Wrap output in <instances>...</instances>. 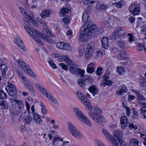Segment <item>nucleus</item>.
I'll list each match as a JSON object with an SVG mask.
<instances>
[{"label":"nucleus","mask_w":146,"mask_h":146,"mask_svg":"<svg viewBox=\"0 0 146 146\" xmlns=\"http://www.w3.org/2000/svg\"><path fill=\"white\" fill-rule=\"evenodd\" d=\"M101 41L103 47L105 48H107L106 47L108 45V38L107 37H103Z\"/></svg>","instance_id":"30"},{"label":"nucleus","mask_w":146,"mask_h":146,"mask_svg":"<svg viewBox=\"0 0 146 146\" xmlns=\"http://www.w3.org/2000/svg\"><path fill=\"white\" fill-rule=\"evenodd\" d=\"M23 115L24 119L26 123L28 124L29 123L33 120V118L31 116L29 117L28 116H27L28 115V113H24Z\"/></svg>","instance_id":"29"},{"label":"nucleus","mask_w":146,"mask_h":146,"mask_svg":"<svg viewBox=\"0 0 146 146\" xmlns=\"http://www.w3.org/2000/svg\"><path fill=\"white\" fill-rule=\"evenodd\" d=\"M105 80H104L103 85L104 86V87L107 85H108L109 86H111V81L109 80V78L106 77H104Z\"/></svg>","instance_id":"34"},{"label":"nucleus","mask_w":146,"mask_h":146,"mask_svg":"<svg viewBox=\"0 0 146 146\" xmlns=\"http://www.w3.org/2000/svg\"><path fill=\"white\" fill-rule=\"evenodd\" d=\"M92 81V78L89 76H86L84 79L79 80L78 83L81 87H83L86 84V82L90 83Z\"/></svg>","instance_id":"11"},{"label":"nucleus","mask_w":146,"mask_h":146,"mask_svg":"<svg viewBox=\"0 0 146 146\" xmlns=\"http://www.w3.org/2000/svg\"><path fill=\"white\" fill-rule=\"evenodd\" d=\"M119 55V58L120 59V60H121L126 59V55L124 52H121Z\"/></svg>","instance_id":"56"},{"label":"nucleus","mask_w":146,"mask_h":146,"mask_svg":"<svg viewBox=\"0 0 146 146\" xmlns=\"http://www.w3.org/2000/svg\"><path fill=\"white\" fill-rule=\"evenodd\" d=\"M74 111L76 114V117L80 120H81L85 116L81 111L77 108H74Z\"/></svg>","instance_id":"15"},{"label":"nucleus","mask_w":146,"mask_h":146,"mask_svg":"<svg viewBox=\"0 0 146 146\" xmlns=\"http://www.w3.org/2000/svg\"><path fill=\"white\" fill-rule=\"evenodd\" d=\"M141 32L142 34L144 35L145 37V39H146V25L144 26L141 27Z\"/></svg>","instance_id":"48"},{"label":"nucleus","mask_w":146,"mask_h":146,"mask_svg":"<svg viewBox=\"0 0 146 146\" xmlns=\"http://www.w3.org/2000/svg\"><path fill=\"white\" fill-rule=\"evenodd\" d=\"M67 125L68 130L72 135L77 130L73 124L70 122L67 123Z\"/></svg>","instance_id":"19"},{"label":"nucleus","mask_w":146,"mask_h":146,"mask_svg":"<svg viewBox=\"0 0 146 146\" xmlns=\"http://www.w3.org/2000/svg\"><path fill=\"white\" fill-rule=\"evenodd\" d=\"M129 10L131 13L135 15H139L140 13L139 6H137L135 3H132L129 8Z\"/></svg>","instance_id":"10"},{"label":"nucleus","mask_w":146,"mask_h":146,"mask_svg":"<svg viewBox=\"0 0 146 146\" xmlns=\"http://www.w3.org/2000/svg\"><path fill=\"white\" fill-rule=\"evenodd\" d=\"M144 44H139L137 46V50L138 51L143 50L144 48Z\"/></svg>","instance_id":"62"},{"label":"nucleus","mask_w":146,"mask_h":146,"mask_svg":"<svg viewBox=\"0 0 146 146\" xmlns=\"http://www.w3.org/2000/svg\"><path fill=\"white\" fill-rule=\"evenodd\" d=\"M62 60L64 61H65L67 62V64L68 65V64H70L71 63L72 61L69 58L67 55L64 56H62Z\"/></svg>","instance_id":"39"},{"label":"nucleus","mask_w":146,"mask_h":146,"mask_svg":"<svg viewBox=\"0 0 146 146\" xmlns=\"http://www.w3.org/2000/svg\"><path fill=\"white\" fill-rule=\"evenodd\" d=\"M35 86L42 93L44 96L46 95V93L44 91V88L43 87L40 85L38 84H36Z\"/></svg>","instance_id":"35"},{"label":"nucleus","mask_w":146,"mask_h":146,"mask_svg":"<svg viewBox=\"0 0 146 146\" xmlns=\"http://www.w3.org/2000/svg\"><path fill=\"white\" fill-rule=\"evenodd\" d=\"M120 123L121 128L123 129H125L128 124V121L127 117L125 116L121 117Z\"/></svg>","instance_id":"12"},{"label":"nucleus","mask_w":146,"mask_h":146,"mask_svg":"<svg viewBox=\"0 0 146 146\" xmlns=\"http://www.w3.org/2000/svg\"><path fill=\"white\" fill-rule=\"evenodd\" d=\"M47 60L49 64L52 68L55 69L56 68V64L51 58H48Z\"/></svg>","instance_id":"38"},{"label":"nucleus","mask_w":146,"mask_h":146,"mask_svg":"<svg viewBox=\"0 0 146 146\" xmlns=\"http://www.w3.org/2000/svg\"><path fill=\"white\" fill-rule=\"evenodd\" d=\"M7 95L3 90H0V99H4L6 98Z\"/></svg>","instance_id":"45"},{"label":"nucleus","mask_w":146,"mask_h":146,"mask_svg":"<svg viewBox=\"0 0 146 146\" xmlns=\"http://www.w3.org/2000/svg\"><path fill=\"white\" fill-rule=\"evenodd\" d=\"M96 146H105L101 141L97 140L96 141Z\"/></svg>","instance_id":"64"},{"label":"nucleus","mask_w":146,"mask_h":146,"mask_svg":"<svg viewBox=\"0 0 146 146\" xmlns=\"http://www.w3.org/2000/svg\"><path fill=\"white\" fill-rule=\"evenodd\" d=\"M127 91L125 86H124L120 89L119 90L116 92V94L118 95L122 94L123 93H125Z\"/></svg>","instance_id":"33"},{"label":"nucleus","mask_w":146,"mask_h":146,"mask_svg":"<svg viewBox=\"0 0 146 146\" xmlns=\"http://www.w3.org/2000/svg\"><path fill=\"white\" fill-rule=\"evenodd\" d=\"M95 66V63H91L89 64L87 67V71L88 73H92L95 70L94 67Z\"/></svg>","instance_id":"20"},{"label":"nucleus","mask_w":146,"mask_h":146,"mask_svg":"<svg viewBox=\"0 0 146 146\" xmlns=\"http://www.w3.org/2000/svg\"><path fill=\"white\" fill-rule=\"evenodd\" d=\"M68 65L69 66L70 71L71 72L75 75L79 74L81 75L82 77L84 76V70H82L78 68L76 64L72 62L70 64H68Z\"/></svg>","instance_id":"4"},{"label":"nucleus","mask_w":146,"mask_h":146,"mask_svg":"<svg viewBox=\"0 0 146 146\" xmlns=\"http://www.w3.org/2000/svg\"><path fill=\"white\" fill-rule=\"evenodd\" d=\"M62 139L60 137H55L53 140L52 142V146H61L62 143Z\"/></svg>","instance_id":"18"},{"label":"nucleus","mask_w":146,"mask_h":146,"mask_svg":"<svg viewBox=\"0 0 146 146\" xmlns=\"http://www.w3.org/2000/svg\"><path fill=\"white\" fill-rule=\"evenodd\" d=\"M30 101L27 100L25 102V104H26V106L27 108V109L28 112V113H29V110H30V105L29 104H30Z\"/></svg>","instance_id":"50"},{"label":"nucleus","mask_w":146,"mask_h":146,"mask_svg":"<svg viewBox=\"0 0 146 146\" xmlns=\"http://www.w3.org/2000/svg\"><path fill=\"white\" fill-rule=\"evenodd\" d=\"M34 32L36 33L38 35L39 37L43 39L44 40H46V35L44 34L41 33L38 30H35Z\"/></svg>","instance_id":"43"},{"label":"nucleus","mask_w":146,"mask_h":146,"mask_svg":"<svg viewBox=\"0 0 146 146\" xmlns=\"http://www.w3.org/2000/svg\"><path fill=\"white\" fill-rule=\"evenodd\" d=\"M62 21L66 26L68 27V26L69 23V20L68 18H63L62 19Z\"/></svg>","instance_id":"59"},{"label":"nucleus","mask_w":146,"mask_h":146,"mask_svg":"<svg viewBox=\"0 0 146 146\" xmlns=\"http://www.w3.org/2000/svg\"><path fill=\"white\" fill-rule=\"evenodd\" d=\"M17 62L20 66L24 71L30 76L34 78L36 77V75L32 71L30 67L21 58L17 60Z\"/></svg>","instance_id":"3"},{"label":"nucleus","mask_w":146,"mask_h":146,"mask_svg":"<svg viewBox=\"0 0 146 146\" xmlns=\"http://www.w3.org/2000/svg\"><path fill=\"white\" fill-rule=\"evenodd\" d=\"M113 5L118 8H121L125 4L124 2L122 0L118 2L113 3Z\"/></svg>","instance_id":"37"},{"label":"nucleus","mask_w":146,"mask_h":146,"mask_svg":"<svg viewBox=\"0 0 146 146\" xmlns=\"http://www.w3.org/2000/svg\"><path fill=\"white\" fill-rule=\"evenodd\" d=\"M131 117L132 119L133 120L137 119L139 118L138 113L134 111L133 113H132Z\"/></svg>","instance_id":"46"},{"label":"nucleus","mask_w":146,"mask_h":146,"mask_svg":"<svg viewBox=\"0 0 146 146\" xmlns=\"http://www.w3.org/2000/svg\"><path fill=\"white\" fill-rule=\"evenodd\" d=\"M145 99L139 100L137 101L138 103L142 107L140 109V114L142 117L146 119V102Z\"/></svg>","instance_id":"8"},{"label":"nucleus","mask_w":146,"mask_h":146,"mask_svg":"<svg viewBox=\"0 0 146 146\" xmlns=\"http://www.w3.org/2000/svg\"><path fill=\"white\" fill-rule=\"evenodd\" d=\"M12 100L14 101L17 104L18 108L20 110H21L24 107V106L22 101L15 99H12L11 100V102L12 103H13V101Z\"/></svg>","instance_id":"22"},{"label":"nucleus","mask_w":146,"mask_h":146,"mask_svg":"<svg viewBox=\"0 0 146 146\" xmlns=\"http://www.w3.org/2000/svg\"><path fill=\"white\" fill-rule=\"evenodd\" d=\"M72 135L75 138L78 139H82L84 137L83 135L77 129Z\"/></svg>","instance_id":"25"},{"label":"nucleus","mask_w":146,"mask_h":146,"mask_svg":"<svg viewBox=\"0 0 146 146\" xmlns=\"http://www.w3.org/2000/svg\"><path fill=\"white\" fill-rule=\"evenodd\" d=\"M62 145L61 146H71L72 143L71 142L68 141H65L63 142H62Z\"/></svg>","instance_id":"51"},{"label":"nucleus","mask_w":146,"mask_h":146,"mask_svg":"<svg viewBox=\"0 0 146 146\" xmlns=\"http://www.w3.org/2000/svg\"><path fill=\"white\" fill-rule=\"evenodd\" d=\"M125 71V68L123 66H117L116 68V72L120 75L124 74Z\"/></svg>","instance_id":"32"},{"label":"nucleus","mask_w":146,"mask_h":146,"mask_svg":"<svg viewBox=\"0 0 146 146\" xmlns=\"http://www.w3.org/2000/svg\"><path fill=\"white\" fill-rule=\"evenodd\" d=\"M25 86H28L30 85V82L27 79L26 77L24 75L20 78Z\"/></svg>","instance_id":"31"},{"label":"nucleus","mask_w":146,"mask_h":146,"mask_svg":"<svg viewBox=\"0 0 146 146\" xmlns=\"http://www.w3.org/2000/svg\"><path fill=\"white\" fill-rule=\"evenodd\" d=\"M8 94L13 98L16 97L17 90L15 86L10 82H8L7 85L5 88Z\"/></svg>","instance_id":"5"},{"label":"nucleus","mask_w":146,"mask_h":146,"mask_svg":"<svg viewBox=\"0 0 146 146\" xmlns=\"http://www.w3.org/2000/svg\"><path fill=\"white\" fill-rule=\"evenodd\" d=\"M15 44L19 47L20 48L24 51L25 50V47L20 37H19L17 35L15 36Z\"/></svg>","instance_id":"13"},{"label":"nucleus","mask_w":146,"mask_h":146,"mask_svg":"<svg viewBox=\"0 0 146 146\" xmlns=\"http://www.w3.org/2000/svg\"><path fill=\"white\" fill-rule=\"evenodd\" d=\"M46 36L49 37H54L55 36V35L53 34L48 29L46 28Z\"/></svg>","instance_id":"41"},{"label":"nucleus","mask_w":146,"mask_h":146,"mask_svg":"<svg viewBox=\"0 0 146 146\" xmlns=\"http://www.w3.org/2000/svg\"><path fill=\"white\" fill-rule=\"evenodd\" d=\"M80 120L82 121L88 126H91V123L90 122V121L88 118L86 117L85 115L83 117V118Z\"/></svg>","instance_id":"36"},{"label":"nucleus","mask_w":146,"mask_h":146,"mask_svg":"<svg viewBox=\"0 0 146 146\" xmlns=\"http://www.w3.org/2000/svg\"><path fill=\"white\" fill-rule=\"evenodd\" d=\"M104 52H102L100 50L97 51L95 53V54L98 57H102L104 54Z\"/></svg>","instance_id":"54"},{"label":"nucleus","mask_w":146,"mask_h":146,"mask_svg":"<svg viewBox=\"0 0 146 146\" xmlns=\"http://www.w3.org/2000/svg\"><path fill=\"white\" fill-rule=\"evenodd\" d=\"M24 14L23 13L24 16L27 19L29 18V19L31 20L33 19V17L28 14V13L26 12H24Z\"/></svg>","instance_id":"57"},{"label":"nucleus","mask_w":146,"mask_h":146,"mask_svg":"<svg viewBox=\"0 0 146 146\" xmlns=\"http://www.w3.org/2000/svg\"><path fill=\"white\" fill-rule=\"evenodd\" d=\"M129 127L130 129H134L135 130H136L137 129V126L133 123L130 124L129 125Z\"/></svg>","instance_id":"58"},{"label":"nucleus","mask_w":146,"mask_h":146,"mask_svg":"<svg viewBox=\"0 0 146 146\" xmlns=\"http://www.w3.org/2000/svg\"><path fill=\"white\" fill-rule=\"evenodd\" d=\"M127 36L128 37L129 42L131 43L134 40V38L133 35L131 33L127 34Z\"/></svg>","instance_id":"47"},{"label":"nucleus","mask_w":146,"mask_h":146,"mask_svg":"<svg viewBox=\"0 0 146 146\" xmlns=\"http://www.w3.org/2000/svg\"><path fill=\"white\" fill-rule=\"evenodd\" d=\"M69 11L67 8L65 7L61 10V12L63 14H66Z\"/></svg>","instance_id":"63"},{"label":"nucleus","mask_w":146,"mask_h":146,"mask_svg":"<svg viewBox=\"0 0 146 146\" xmlns=\"http://www.w3.org/2000/svg\"><path fill=\"white\" fill-rule=\"evenodd\" d=\"M108 140L111 142H112L113 145L114 146H119V144L117 143L116 140L114 139L112 137V139L111 140V139Z\"/></svg>","instance_id":"52"},{"label":"nucleus","mask_w":146,"mask_h":146,"mask_svg":"<svg viewBox=\"0 0 146 146\" xmlns=\"http://www.w3.org/2000/svg\"><path fill=\"white\" fill-rule=\"evenodd\" d=\"M0 68L1 70L2 76L4 78L7 79L8 78V77L6 75V73L7 70V68L5 63L3 64L0 65Z\"/></svg>","instance_id":"17"},{"label":"nucleus","mask_w":146,"mask_h":146,"mask_svg":"<svg viewBox=\"0 0 146 146\" xmlns=\"http://www.w3.org/2000/svg\"><path fill=\"white\" fill-rule=\"evenodd\" d=\"M129 143V146H139V142L137 139H131Z\"/></svg>","instance_id":"27"},{"label":"nucleus","mask_w":146,"mask_h":146,"mask_svg":"<svg viewBox=\"0 0 146 146\" xmlns=\"http://www.w3.org/2000/svg\"><path fill=\"white\" fill-rule=\"evenodd\" d=\"M94 42H92L87 46L85 53V56L87 60L90 59L94 52Z\"/></svg>","instance_id":"7"},{"label":"nucleus","mask_w":146,"mask_h":146,"mask_svg":"<svg viewBox=\"0 0 146 146\" xmlns=\"http://www.w3.org/2000/svg\"><path fill=\"white\" fill-rule=\"evenodd\" d=\"M63 49L67 50H70L71 49V47L68 43L65 42L64 47Z\"/></svg>","instance_id":"53"},{"label":"nucleus","mask_w":146,"mask_h":146,"mask_svg":"<svg viewBox=\"0 0 146 146\" xmlns=\"http://www.w3.org/2000/svg\"><path fill=\"white\" fill-rule=\"evenodd\" d=\"M46 97L48 100H50L54 103L56 104H58L57 100L54 98L52 94H50V93L48 91H46Z\"/></svg>","instance_id":"21"},{"label":"nucleus","mask_w":146,"mask_h":146,"mask_svg":"<svg viewBox=\"0 0 146 146\" xmlns=\"http://www.w3.org/2000/svg\"><path fill=\"white\" fill-rule=\"evenodd\" d=\"M88 89L94 96L95 94H98V92L96 86L94 85H92L90 86Z\"/></svg>","instance_id":"23"},{"label":"nucleus","mask_w":146,"mask_h":146,"mask_svg":"<svg viewBox=\"0 0 146 146\" xmlns=\"http://www.w3.org/2000/svg\"><path fill=\"white\" fill-rule=\"evenodd\" d=\"M40 105L41 106V113L42 114H45L46 113V108L44 104L41 102Z\"/></svg>","instance_id":"49"},{"label":"nucleus","mask_w":146,"mask_h":146,"mask_svg":"<svg viewBox=\"0 0 146 146\" xmlns=\"http://www.w3.org/2000/svg\"><path fill=\"white\" fill-rule=\"evenodd\" d=\"M21 111L20 110L17 108L15 104H12L10 110L11 113L14 115H17Z\"/></svg>","instance_id":"16"},{"label":"nucleus","mask_w":146,"mask_h":146,"mask_svg":"<svg viewBox=\"0 0 146 146\" xmlns=\"http://www.w3.org/2000/svg\"><path fill=\"white\" fill-rule=\"evenodd\" d=\"M117 45L121 48H123L125 44V41L122 39H120L117 41Z\"/></svg>","instance_id":"42"},{"label":"nucleus","mask_w":146,"mask_h":146,"mask_svg":"<svg viewBox=\"0 0 146 146\" xmlns=\"http://www.w3.org/2000/svg\"><path fill=\"white\" fill-rule=\"evenodd\" d=\"M65 42H58L56 44V46L59 49H63L64 47Z\"/></svg>","instance_id":"44"},{"label":"nucleus","mask_w":146,"mask_h":146,"mask_svg":"<svg viewBox=\"0 0 146 146\" xmlns=\"http://www.w3.org/2000/svg\"><path fill=\"white\" fill-rule=\"evenodd\" d=\"M0 106L2 109H6L8 107L7 103L5 101H2L0 102Z\"/></svg>","instance_id":"40"},{"label":"nucleus","mask_w":146,"mask_h":146,"mask_svg":"<svg viewBox=\"0 0 146 146\" xmlns=\"http://www.w3.org/2000/svg\"><path fill=\"white\" fill-rule=\"evenodd\" d=\"M127 33L122 30L121 27L117 29L111 34V38L113 40L117 39L121 37H124L126 35Z\"/></svg>","instance_id":"6"},{"label":"nucleus","mask_w":146,"mask_h":146,"mask_svg":"<svg viewBox=\"0 0 146 146\" xmlns=\"http://www.w3.org/2000/svg\"><path fill=\"white\" fill-rule=\"evenodd\" d=\"M88 22L86 24H84L81 28L80 30V35L79 36V40L81 42H84L86 40V36L91 35L92 34H96L98 33V29L96 28V26L93 25L91 28H88L91 25L89 23L88 26L87 25Z\"/></svg>","instance_id":"2"},{"label":"nucleus","mask_w":146,"mask_h":146,"mask_svg":"<svg viewBox=\"0 0 146 146\" xmlns=\"http://www.w3.org/2000/svg\"><path fill=\"white\" fill-rule=\"evenodd\" d=\"M31 109L32 111L33 115V116L34 120L37 123H40L42 121L40 116L35 113H34L35 108L33 105L31 106Z\"/></svg>","instance_id":"14"},{"label":"nucleus","mask_w":146,"mask_h":146,"mask_svg":"<svg viewBox=\"0 0 146 146\" xmlns=\"http://www.w3.org/2000/svg\"><path fill=\"white\" fill-rule=\"evenodd\" d=\"M140 84L141 86H145L146 84V82L144 78L141 79L139 81Z\"/></svg>","instance_id":"61"},{"label":"nucleus","mask_w":146,"mask_h":146,"mask_svg":"<svg viewBox=\"0 0 146 146\" xmlns=\"http://www.w3.org/2000/svg\"><path fill=\"white\" fill-rule=\"evenodd\" d=\"M46 41H47L49 43L52 44H54L56 43L55 41L53 40V39L49 38H47L46 37Z\"/></svg>","instance_id":"60"},{"label":"nucleus","mask_w":146,"mask_h":146,"mask_svg":"<svg viewBox=\"0 0 146 146\" xmlns=\"http://www.w3.org/2000/svg\"><path fill=\"white\" fill-rule=\"evenodd\" d=\"M114 136L119 141L123 137V133L120 130H116L114 133Z\"/></svg>","instance_id":"26"},{"label":"nucleus","mask_w":146,"mask_h":146,"mask_svg":"<svg viewBox=\"0 0 146 146\" xmlns=\"http://www.w3.org/2000/svg\"><path fill=\"white\" fill-rule=\"evenodd\" d=\"M83 103L88 108L93 110L92 111H90L88 113L90 117L96 122L102 124L104 119V117L99 114L102 112L101 109L96 107L92 108L88 100H86Z\"/></svg>","instance_id":"1"},{"label":"nucleus","mask_w":146,"mask_h":146,"mask_svg":"<svg viewBox=\"0 0 146 146\" xmlns=\"http://www.w3.org/2000/svg\"><path fill=\"white\" fill-rule=\"evenodd\" d=\"M102 131L103 133L108 140L110 139L111 140L112 139V135H110L106 130L103 129H102Z\"/></svg>","instance_id":"28"},{"label":"nucleus","mask_w":146,"mask_h":146,"mask_svg":"<svg viewBox=\"0 0 146 146\" xmlns=\"http://www.w3.org/2000/svg\"><path fill=\"white\" fill-rule=\"evenodd\" d=\"M102 68L101 67H98L96 73L97 75H101L102 73Z\"/></svg>","instance_id":"55"},{"label":"nucleus","mask_w":146,"mask_h":146,"mask_svg":"<svg viewBox=\"0 0 146 146\" xmlns=\"http://www.w3.org/2000/svg\"><path fill=\"white\" fill-rule=\"evenodd\" d=\"M55 120L54 119H52V118L50 117H46V123L48 124L49 122H50L52 124L54 122ZM48 127L47 128H46V129L48 130L47 133L48 134V137L49 138V140L51 139L52 137V135L55 132V131H51V127L50 124H48Z\"/></svg>","instance_id":"9"},{"label":"nucleus","mask_w":146,"mask_h":146,"mask_svg":"<svg viewBox=\"0 0 146 146\" xmlns=\"http://www.w3.org/2000/svg\"><path fill=\"white\" fill-rule=\"evenodd\" d=\"M83 15L82 17V21L84 22H86V23L85 24H86L89 21L87 25L88 26V24L89 23L91 25L90 26V27H88V28H91L92 26H93V25H95L96 26V25L94 24H92V23L91 22L90 20H88V18L89 17V16H88V15Z\"/></svg>","instance_id":"24"}]
</instances>
